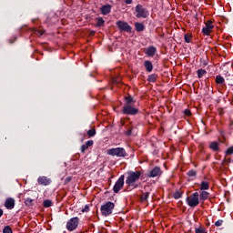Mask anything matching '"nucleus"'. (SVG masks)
I'll return each instance as SVG.
<instances>
[{
	"label": "nucleus",
	"mask_w": 233,
	"mask_h": 233,
	"mask_svg": "<svg viewBox=\"0 0 233 233\" xmlns=\"http://www.w3.org/2000/svg\"><path fill=\"white\" fill-rule=\"evenodd\" d=\"M135 15L137 19H147L148 17V11L147 8L143 7L141 4H138L135 7Z\"/></svg>",
	"instance_id": "obj_4"
},
{
	"label": "nucleus",
	"mask_w": 233,
	"mask_h": 233,
	"mask_svg": "<svg viewBox=\"0 0 233 233\" xmlns=\"http://www.w3.org/2000/svg\"><path fill=\"white\" fill-rule=\"evenodd\" d=\"M116 25L120 32H127V34H132V26L127 22L118 20L116 21Z\"/></svg>",
	"instance_id": "obj_7"
},
{
	"label": "nucleus",
	"mask_w": 233,
	"mask_h": 233,
	"mask_svg": "<svg viewBox=\"0 0 233 233\" xmlns=\"http://www.w3.org/2000/svg\"><path fill=\"white\" fill-rule=\"evenodd\" d=\"M208 188H210V183L207 181H202L200 184V190L205 191V190H208Z\"/></svg>",
	"instance_id": "obj_21"
},
{
	"label": "nucleus",
	"mask_w": 233,
	"mask_h": 233,
	"mask_svg": "<svg viewBox=\"0 0 233 233\" xmlns=\"http://www.w3.org/2000/svg\"><path fill=\"white\" fill-rule=\"evenodd\" d=\"M5 207L7 210H12L15 207V199L13 198H8L5 199Z\"/></svg>",
	"instance_id": "obj_14"
},
{
	"label": "nucleus",
	"mask_w": 233,
	"mask_h": 233,
	"mask_svg": "<svg viewBox=\"0 0 233 233\" xmlns=\"http://www.w3.org/2000/svg\"><path fill=\"white\" fill-rule=\"evenodd\" d=\"M3 233H14V231H12V228L10 226H5L3 228Z\"/></svg>",
	"instance_id": "obj_32"
},
{
	"label": "nucleus",
	"mask_w": 233,
	"mask_h": 233,
	"mask_svg": "<svg viewBox=\"0 0 233 233\" xmlns=\"http://www.w3.org/2000/svg\"><path fill=\"white\" fill-rule=\"evenodd\" d=\"M209 148L213 150V152H219V143L216 141L211 142Z\"/></svg>",
	"instance_id": "obj_19"
},
{
	"label": "nucleus",
	"mask_w": 233,
	"mask_h": 233,
	"mask_svg": "<svg viewBox=\"0 0 233 233\" xmlns=\"http://www.w3.org/2000/svg\"><path fill=\"white\" fill-rule=\"evenodd\" d=\"M148 83H156L157 81V75L152 74L147 76Z\"/></svg>",
	"instance_id": "obj_25"
},
{
	"label": "nucleus",
	"mask_w": 233,
	"mask_h": 233,
	"mask_svg": "<svg viewBox=\"0 0 233 233\" xmlns=\"http://www.w3.org/2000/svg\"><path fill=\"white\" fill-rule=\"evenodd\" d=\"M145 54L147 56V57H154L156 56V53L157 52V48L156 46H151L145 49Z\"/></svg>",
	"instance_id": "obj_13"
},
{
	"label": "nucleus",
	"mask_w": 233,
	"mask_h": 233,
	"mask_svg": "<svg viewBox=\"0 0 233 233\" xmlns=\"http://www.w3.org/2000/svg\"><path fill=\"white\" fill-rule=\"evenodd\" d=\"M215 83H217V85H225V78L221 76V75H218L215 78Z\"/></svg>",
	"instance_id": "obj_23"
},
{
	"label": "nucleus",
	"mask_w": 233,
	"mask_h": 233,
	"mask_svg": "<svg viewBox=\"0 0 233 233\" xmlns=\"http://www.w3.org/2000/svg\"><path fill=\"white\" fill-rule=\"evenodd\" d=\"M184 39L187 43H190L192 36L188 34L185 35Z\"/></svg>",
	"instance_id": "obj_34"
},
{
	"label": "nucleus",
	"mask_w": 233,
	"mask_h": 233,
	"mask_svg": "<svg viewBox=\"0 0 233 233\" xmlns=\"http://www.w3.org/2000/svg\"><path fill=\"white\" fill-rule=\"evenodd\" d=\"M161 176H163V170H161V167H155L147 173V177H161Z\"/></svg>",
	"instance_id": "obj_10"
},
{
	"label": "nucleus",
	"mask_w": 233,
	"mask_h": 233,
	"mask_svg": "<svg viewBox=\"0 0 233 233\" xmlns=\"http://www.w3.org/2000/svg\"><path fill=\"white\" fill-rule=\"evenodd\" d=\"M132 1L133 0H124V3H126V5H132Z\"/></svg>",
	"instance_id": "obj_44"
},
{
	"label": "nucleus",
	"mask_w": 233,
	"mask_h": 233,
	"mask_svg": "<svg viewBox=\"0 0 233 233\" xmlns=\"http://www.w3.org/2000/svg\"><path fill=\"white\" fill-rule=\"evenodd\" d=\"M120 112L123 116H137L139 114V108L132 105H124Z\"/></svg>",
	"instance_id": "obj_3"
},
{
	"label": "nucleus",
	"mask_w": 233,
	"mask_h": 233,
	"mask_svg": "<svg viewBox=\"0 0 233 233\" xmlns=\"http://www.w3.org/2000/svg\"><path fill=\"white\" fill-rule=\"evenodd\" d=\"M135 28L137 30V32H143L145 30V25L137 22L135 23Z\"/></svg>",
	"instance_id": "obj_22"
},
{
	"label": "nucleus",
	"mask_w": 233,
	"mask_h": 233,
	"mask_svg": "<svg viewBox=\"0 0 233 233\" xmlns=\"http://www.w3.org/2000/svg\"><path fill=\"white\" fill-rule=\"evenodd\" d=\"M197 75H198V78L201 79V77H203V76H207V70H205V69H198L197 71Z\"/></svg>",
	"instance_id": "obj_26"
},
{
	"label": "nucleus",
	"mask_w": 233,
	"mask_h": 233,
	"mask_svg": "<svg viewBox=\"0 0 233 233\" xmlns=\"http://www.w3.org/2000/svg\"><path fill=\"white\" fill-rule=\"evenodd\" d=\"M124 101H125L124 105H132L136 103V100H134V97L130 95L124 96Z\"/></svg>",
	"instance_id": "obj_18"
},
{
	"label": "nucleus",
	"mask_w": 233,
	"mask_h": 233,
	"mask_svg": "<svg viewBox=\"0 0 233 233\" xmlns=\"http://www.w3.org/2000/svg\"><path fill=\"white\" fill-rule=\"evenodd\" d=\"M233 154V146L228 147L226 151V156H232Z\"/></svg>",
	"instance_id": "obj_33"
},
{
	"label": "nucleus",
	"mask_w": 233,
	"mask_h": 233,
	"mask_svg": "<svg viewBox=\"0 0 233 233\" xmlns=\"http://www.w3.org/2000/svg\"><path fill=\"white\" fill-rule=\"evenodd\" d=\"M141 177V171H127V177L126 179V185L127 187H133V188H137L139 185L136 184L137 181H139V178Z\"/></svg>",
	"instance_id": "obj_1"
},
{
	"label": "nucleus",
	"mask_w": 233,
	"mask_h": 233,
	"mask_svg": "<svg viewBox=\"0 0 233 233\" xmlns=\"http://www.w3.org/2000/svg\"><path fill=\"white\" fill-rule=\"evenodd\" d=\"M25 204L26 205V207H32V205H34V200L28 198L25 200Z\"/></svg>",
	"instance_id": "obj_30"
},
{
	"label": "nucleus",
	"mask_w": 233,
	"mask_h": 233,
	"mask_svg": "<svg viewBox=\"0 0 233 233\" xmlns=\"http://www.w3.org/2000/svg\"><path fill=\"white\" fill-rule=\"evenodd\" d=\"M108 156H116V157H127L128 154L123 147H115L107 150Z\"/></svg>",
	"instance_id": "obj_6"
},
{
	"label": "nucleus",
	"mask_w": 233,
	"mask_h": 233,
	"mask_svg": "<svg viewBox=\"0 0 233 233\" xmlns=\"http://www.w3.org/2000/svg\"><path fill=\"white\" fill-rule=\"evenodd\" d=\"M82 212H90V207L86 205L85 208L82 209Z\"/></svg>",
	"instance_id": "obj_39"
},
{
	"label": "nucleus",
	"mask_w": 233,
	"mask_h": 233,
	"mask_svg": "<svg viewBox=\"0 0 233 233\" xmlns=\"http://www.w3.org/2000/svg\"><path fill=\"white\" fill-rule=\"evenodd\" d=\"M144 66H145L147 72H152V70H154V65H152V62L150 60L145 61Z\"/></svg>",
	"instance_id": "obj_17"
},
{
	"label": "nucleus",
	"mask_w": 233,
	"mask_h": 233,
	"mask_svg": "<svg viewBox=\"0 0 233 233\" xmlns=\"http://www.w3.org/2000/svg\"><path fill=\"white\" fill-rule=\"evenodd\" d=\"M148 198H150V192L142 193V195L140 196V200L142 201V203H145L148 201Z\"/></svg>",
	"instance_id": "obj_24"
},
{
	"label": "nucleus",
	"mask_w": 233,
	"mask_h": 233,
	"mask_svg": "<svg viewBox=\"0 0 233 233\" xmlns=\"http://www.w3.org/2000/svg\"><path fill=\"white\" fill-rule=\"evenodd\" d=\"M208 198H210V193H208V191H200V194H198L199 201H207Z\"/></svg>",
	"instance_id": "obj_16"
},
{
	"label": "nucleus",
	"mask_w": 233,
	"mask_h": 233,
	"mask_svg": "<svg viewBox=\"0 0 233 233\" xmlns=\"http://www.w3.org/2000/svg\"><path fill=\"white\" fill-rule=\"evenodd\" d=\"M205 27H203L202 29V33L204 34V35H209L210 32H212V28H214V25H212V20H208L205 23Z\"/></svg>",
	"instance_id": "obj_11"
},
{
	"label": "nucleus",
	"mask_w": 233,
	"mask_h": 233,
	"mask_svg": "<svg viewBox=\"0 0 233 233\" xmlns=\"http://www.w3.org/2000/svg\"><path fill=\"white\" fill-rule=\"evenodd\" d=\"M32 21H33V23H35L36 19H33Z\"/></svg>",
	"instance_id": "obj_47"
},
{
	"label": "nucleus",
	"mask_w": 233,
	"mask_h": 233,
	"mask_svg": "<svg viewBox=\"0 0 233 233\" xmlns=\"http://www.w3.org/2000/svg\"><path fill=\"white\" fill-rule=\"evenodd\" d=\"M77 227H79V218L77 217L70 218L66 223V228L69 232H74Z\"/></svg>",
	"instance_id": "obj_8"
},
{
	"label": "nucleus",
	"mask_w": 233,
	"mask_h": 233,
	"mask_svg": "<svg viewBox=\"0 0 233 233\" xmlns=\"http://www.w3.org/2000/svg\"><path fill=\"white\" fill-rule=\"evenodd\" d=\"M187 176L188 177H196L198 176V171H196L195 169H190L189 171H187Z\"/></svg>",
	"instance_id": "obj_28"
},
{
	"label": "nucleus",
	"mask_w": 233,
	"mask_h": 233,
	"mask_svg": "<svg viewBox=\"0 0 233 233\" xmlns=\"http://www.w3.org/2000/svg\"><path fill=\"white\" fill-rule=\"evenodd\" d=\"M173 198L174 199H180V198H183V192L177 190L174 194H173Z\"/></svg>",
	"instance_id": "obj_29"
},
{
	"label": "nucleus",
	"mask_w": 233,
	"mask_h": 233,
	"mask_svg": "<svg viewBox=\"0 0 233 233\" xmlns=\"http://www.w3.org/2000/svg\"><path fill=\"white\" fill-rule=\"evenodd\" d=\"M126 136H132V128H129L126 131Z\"/></svg>",
	"instance_id": "obj_42"
},
{
	"label": "nucleus",
	"mask_w": 233,
	"mask_h": 233,
	"mask_svg": "<svg viewBox=\"0 0 233 233\" xmlns=\"http://www.w3.org/2000/svg\"><path fill=\"white\" fill-rule=\"evenodd\" d=\"M3 214H5V211H3V209L0 208V218H3Z\"/></svg>",
	"instance_id": "obj_45"
},
{
	"label": "nucleus",
	"mask_w": 233,
	"mask_h": 233,
	"mask_svg": "<svg viewBox=\"0 0 233 233\" xmlns=\"http://www.w3.org/2000/svg\"><path fill=\"white\" fill-rule=\"evenodd\" d=\"M195 233H205V228H196Z\"/></svg>",
	"instance_id": "obj_37"
},
{
	"label": "nucleus",
	"mask_w": 233,
	"mask_h": 233,
	"mask_svg": "<svg viewBox=\"0 0 233 233\" xmlns=\"http://www.w3.org/2000/svg\"><path fill=\"white\" fill-rule=\"evenodd\" d=\"M186 203H187L188 207L191 208H196V207L199 205V193L195 192L189 197H187Z\"/></svg>",
	"instance_id": "obj_5"
},
{
	"label": "nucleus",
	"mask_w": 233,
	"mask_h": 233,
	"mask_svg": "<svg viewBox=\"0 0 233 233\" xmlns=\"http://www.w3.org/2000/svg\"><path fill=\"white\" fill-rule=\"evenodd\" d=\"M40 35H43V32H40Z\"/></svg>",
	"instance_id": "obj_48"
},
{
	"label": "nucleus",
	"mask_w": 233,
	"mask_h": 233,
	"mask_svg": "<svg viewBox=\"0 0 233 233\" xmlns=\"http://www.w3.org/2000/svg\"><path fill=\"white\" fill-rule=\"evenodd\" d=\"M86 147L88 148L89 147H92L94 145V140H88L85 144Z\"/></svg>",
	"instance_id": "obj_38"
},
{
	"label": "nucleus",
	"mask_w": 233,
	"mask_h": 233,
	"mask_svg": "<svg viewBox=\"0 0 233 233\" xmlns=\"http://www.w3.org/2000/svg\"><path fill=\"white\" fill-rule=\"evenodd\" d=\"M70 181H72V177H67L65 179V184L66 185L67 183H70Z\"/></svg>",
	"instance_id": "obj_41"
},
{
	"label": "nucleus",
	"mask_w": 233,
	"mask_h": 233,
	"mask_svg": "<svg viewBox=\"0 0 233 233\" xmlns=\"http://www.w3.org/2000/svg\"><path fill=\"white\" fill-rule=\"evenodd\" d=\"M122 187H125V175H121L117 181L115 183L113 187V192H115V194L119 193V190H121Z\"/></svg>",
	"instance_id": "obj_9"
},
{
	"label": "nucleus",
	"mask_w": 233,
	"mask_h": 233,
	"mask_svg": "<svg viewBox=\"0 0 233 233\" xmlns=\"http://www.w3.org/2000/svg\"><path fill=\"white\" fill-rule=\"evenodd\" d=\"M96 28H100V26H105V20L101 16L96 18Z\"/></svg>",
	"instance_id": "obj_20"
},
{
	"label": "nucleus",
	"mask_w": 233,
	"mask_h": 233,
	"mask_svg": "<svg viewBox=\"0 0 233 233\" xmlns=\"http://www.w3.org/2000/svg\"><path fill=\"white\" fill-rule=\"evenodd\" d=\"M100 12L102 15H108V14L112 12V5H110L109 4L102 5L100 8Z\"/></svg>",
	"instance_id": "obj_15"
},
{
	"label": "nucleus",
	"mask_w": 233,
	"mask_h": 233,
	"mask_svg": "<svg viewBox=\"0 0 233 233\" xmlns=\"http://www.w3.org/2000/svg\"><path fill=\"white\" fill-rule=\"evenodd\" d=\"M223 225V219H218L215 222V227H221Z\"/></svg>",
	"instance_id": "obj_36"
},
{
	"label": "nucleus",
	"mask_w": 233,
	"mask_h": 233,
	"mask_svg": "<svg viewBox=\"0 0 233 233\" xmlns=\"http://www.w3.org/2000/svg\"><path fill=\"white\" fill-rule=\"evenodd\" d=\"M37 183L42 187H48V185L52 184V179L48 177L42 176L37 178Z\"/></svg>",
	"instance_id": "obj_12"
},
{
	"label": "nucleus",
	"mask_w": 233,
	"mask_h": 233,
	"mask_svg": "<svg viewBox=\"0 0 233 233\" xmlns=\"http://www.w3.org/2000/svg\"><path fill=\"white\" fill-rule=\"evenodd\" d=\"M223 163H232V159L225 157Z\"/></svg>",
	"instance_id": "obj_43"
},
{
	"label": "nucleus",
	"mask_w": 233,
	"mask_h": 233,
	"mask_svg": "<svg viewBox=\"0 0 233 233\" xmlns=\"http://www.w3.org/2000/svg\"><path fill=\"white\" fill-rule=\"evenodd\" d=\"M116 207V204L114 202H106L104 205L101 206L100 211L102 216L105 218H107V216H110Z\"/></svg>",
	"instance_id": "obj_2"
},
{
	"label": "nucleus",
	"mask_w": 233,
	"mask_h": 233,
	"mask_svg": "<svg viewBox=\"0 0 233 233\" xmlns=\"http://www.w3.org/2000/svg\"><path fill=\"white\" fill-rule=\"evenodd\" d=\"M16 39H17V37H15V38H14V41L9 40V43L12 45V43H15Z\"/></svg>",
	"instance_id": "obj_46"
},
{
	"label": "nucleus",
	"mask_w": 233,
	"mask_h": 233,
	"mask_svg": "<svg viewBox=\"0 0 233 233\" xmlns=\"http://www.w3.org/2000/svg\"><path fill=\"white\" fill-rule=\"evenodd\" d=\"M184 116H187V117H190V116H192V112L190 111V109H185L184 110Z\"/></svg>",
	"instance_id": "obj_35"
},
{
	"label": "nucleus",
	"mask_w": 233,
	"mask_h": 233,
	"mask_svg": "<svg viewBox=\"0 0 233 233\" xmlns=\"http://www.w3.org/2000/svg\"><path fill=\"white\" fill-rule=\"evenodd\" d=\"M96 128H93V129H89L88 131H87V136H88V137H94V136H96Z\"/></svg>",
	"instance_id": "obj_31"
},
{
	"label": "nucleus",
	"mask_w": 233,
	"mask_h": 233,
	"mask_svg": "<svg viewBox=\"0 0 233 233\" xmlns=\"http://www.w3.org/2000/svg\"><path fill=\"white\" fill-rule=\"evenodd\" d=\"M88 147L86 146V144L81 146V152L82 154H85V151L87 149Z\"/></svg>",
	"instance_id": "obj_40"
},
{
	"label": "nucleus",
	"mask_w": 233,
	"mask_h": 233,
	"mask_svg": "<svg viewBox=\"0 0 233 233\" xmlns=\"http://www.w3.org/2000/svg\"><path fill=\"white\" fill-rule=\"evenodd\" d=\"M52 205H54V203L50 199L44 200V202H43V207L45 208H50V207H52Z\"/></svg>",
	"instance_id": "obj_27"
}]
</instances>
